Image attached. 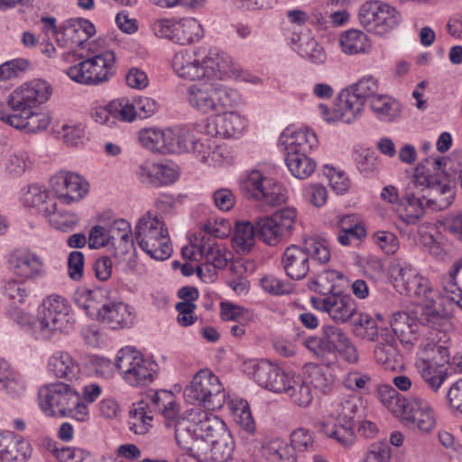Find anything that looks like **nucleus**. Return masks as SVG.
<instances>
[{
    "instance_id": "63",
    "label": "nucleus",
    "mask_w": 462,
    "mask_h": 462,
    "mask_svg": "<svg viewBox=\"0 0 462 462\" xmlns=\"http://www.w3.org/2000/svg\"><path fill=\"white\" fill-rule=\"evenodd\" d=\"M391 458V448L386 441H377L370 445L365 462H388Z\"/></svg>"
},
{
    "instance_id": "14",
    "label": "nucleus",
    "mask_w": 462,
    "mask_h": 462,
    "mask_svg": "<svg viewBox=\"0 0 462 462\" xmlns=\"http://www.w3.org/2000/svg\"><path fill=\"white\" fill-rule=\"evenodd\" d=\"M398 416H401L404 424L412 430H418L428 433L435 425V416L429 402L419 397L412 396L407 399L406 403L402 406Z\"/></svg>"
},
{
    "instance_id": "35",
    "label": "nucleus",
    "mask_w": 462,
    "mask_h": 462,
    "mask_svg": "<svg viewBox=\"0 0 462 462\" xmlns=\"http://www.w3.org/2000/svg\"><path fill=\"white\" fill-rule=\"evenodd\" d=\"M263 454L269 462H297L294 448L279 439L265 443Z\"/></svg>"
},
{
    "instance_id": "11",
    "label": "nucleus",
    "mask_w": 462,
    "mask_h": 462,
    "mask_svg": "<svg viewBox=\"0 0 462 462\" xmlns=\"http://www.w3.org/2000/svg\"><path fill=\"white\" fill-rule=\"evenodd\" d=\"M241 189L247 197L256 200H263L270 206L284 203L287 196L286 190L282 184L263 174L253 170L248 172L245 179L241 182Z\"/></svg>"
},
{
    "instance_id": "47",
    "label": "nucleus",
    "mask_w": 462,
    "mask_h": 462,
    "mask_svg": "<svg viewBox=\"0 0 462 462\" xmlns=\"http://www.w3.org/2000/svg\"><path fill=\"white\" fill-rule=\"evenodd\" d=\"M340 46L342 51L349 55L365 52L368 47L367 36L359 30L346 31L340 37Z\"/></svg>"
},
{
    "instance_id": "61",
    "label": "nucleus",
    "mask_w": 462,
    "mask_h": 462,
    "mask_svg": "<svg viewBox=\"0 0 462 462\" xmlns=\"http://www.w3.org/2000/svg\"><path fill=\"white\" fill-rule=\"evenodd\" d=\"M12 110L18 114H23V110H29V85L24 83L14 90L8 99Z\"/></svg>"
},
{
    "instance_id": "1",
    "label": "nucleus",
    "mask_w": 462,
    "mask_h": 462,
    "mask_svg": "<svg viewBox=\"0 0 462 462\" xmlns=\"http://www.w3.org/2000/svg\"><path fill=\"white\" fill-rule=\"evenodd\" d=\"M402 199L409 206L422 208L425 201L432 210H444L453 204L455 190L448 181L439 179L438 174H431L423 163H420L405 188Z\"/></svg>"
},
{
    "instance_id": "48",
    "label": "nucleus",
    "mask_w": 462,
    "mask_h": 462,
    "mask_svg": "<svg viewBox=\"0 0 462 462\" xmlns=\"http://www.w3.org/2000/svg\"><path fill=\"white\" fill-rule=\"evenodd\" d=\"M215 85L216 114L225 113L236 107L240 103L239 93L231 88L221 84Z\"/></svg>"
},
{
    "instance_id": "13",
    "label": "nucleus",
    "mask_w": 462,
    "mask_h": 462,
    "mask_svg": "<svg viewBox=\"0 0 462 462\" xmlns=\"http://www.w3.org/2000/svg\"><path fill=\"white\" fill-rule=\"evenodd\" d=\"M358 411L357 401L355 397H349L341 402L337 417V422L328 428L324 425L325 434L336 439L344 447H349L355 442L354 429L356 426V414Z\"/></svg>"
},
{
    "instance_id": "6",
    "label": "nucleus",
    "mask_w": 462,
    "mask_h": 462,
    "mask_svg": "<svg viewBox=\"0 0 462 462\" xmlns=\"http://www.w3.org/2000/svg\"><path fill=\"white\" fill-rule=\"evenodd\" d=\"M185 398L211 411L221 409L226 402V393L217 375L208 369L199 371L184 391Z\"/></svg>"
},
{
    "instance_id": "44",
    "label": "nucleus",
    "mask_w": 462,
    "mask_h": 462,
    "mask_svg": "<svg viewBox=\"0 0 462 462\" xmlns=\"http://www.w3.org/2000/svg\"><path fill=\"white\" fill-rule=\"evenodd\" d=\"M302 345L320 362L327 366L334 364L324 329L320 336H310L303 339Z\"/></svg>"
},
{
    "instance_id": "17",
    "label": "nucleus",
    "mask_w": 462,
    "mask_h": 462,
    "mask_svg": "<svg viewBox=\"0 0 462 462\" xmlns=\"http://www.w3.org/2000/svg\"><path fill=\"white\" fill-rule=\"evenodd\" d=\"M5 295L9 300V316L21 327L29 324V283L26 279H13L5 286Z\"/></svg>"
},
{
    "instance_id": "2",
    "label": "nucleus",
    "mask_w": 462,
    "mask_h": 462,
    "mask_svg": "<svg viewBox=\"0 0 462 462\" xmlns=\"http://www.w3.org/2000/svg\"><path fill=\"white\" fill-rule=\"evenodd\" d=\"M40 410L48 417H68L85 421L88 417V406L79 393L62 382L42 385L37 393Z\"/></svg>"
},
{
    "instance_id": "56",
    "label": "nucleus",
    "mask_w": 462,
    "mask_h": 462,
    "mask_svg": "<svg viewBox=\"0 0 462 462\" xmlns=\"http://www.w3.org/2000/svg\"><path fill=\"white\" fill-rule=\"evenodd\" d=\"M323 329L327 337V342L329 346L331 356L335 363L337 361V351L343 346L348 337L342 328L337 326H323Z\"/></svg>"
},
{
    "instance_id": "15",
    "label": "nucleus",
    "mask_w": 462,
    "mask_h": 462,
    "mask_svg": "<svg viewBox=\"0 0 462 462\" xmlns=\"http://www.w3.org/2000/svg\"><path fill=\"white\" fill-rule=\"evenodd\" d=\"M312 306L326 312L337 323L348 321L356 312V303L349 295L342 291L324 298L311 297Z\"/></svg>"
},
{
    "instance_id": "52",
    "label": "nucleus",
    "mask_w": 462,
    "mask_h": 462,
    "mask_svg": "<svg viewBox=\"0 0 462 462\" xmlns=\"http://www.w3.org/2000/svg\"><path fill=\"white\" fill-rule=\"evenodd\" d=\"M430 338V341L423 346V350L432 353L431 358L434 365L444 366L445 364H448L450 334H448V340L446 343L437 340L438 336H432Z\"/></svg>"
},
{
    "instance_id": "34",
    "label": "nucleus",
    "mask_w": 462,
    "mask_h": 462,
    "mask_svg": "<svg viewBox=\"0 0 462 462\" xmlns=\"http://www.w3.org/2000/svg\"><path fill=\"white\" fill-rule=\"evenodd\" d=\"M342 279L343 275L340 273L334 270H327L311 280L309 288L310 291L324 295L325 297L334 295V293L341 291L337 282Z\"/></svg>"
},
{
    "instance_id": "30",
    "label": "nucleus",
    "mask_w": 462,
    "mask_h": 462,
    "mask_svg": "<svg viewBox=\"0 0 462 462\" xmlns=\"http://www.w3.org/2000/svg\"><path fill=\"white\" fill-rule=\"evenodd\" d=\"M198 251L214 269L225 268L232 256L231 252L222 250L210 236L207 240L204 236L201 237Z\"/></svg>"
},
{
    "instance_id": "38",
    "label": "nucleus",
    "mask_w": 462,
    "mask_h": 462,
    "mask_svg": "<svg viewBox=\"0 0 462 462\" xmlns=\"http://www.w3.org/2000/svg\"><path fill=\"white\" fill-rule=\"evenodd\" d=\"M420 375L432 391L437 392L448 377L447 368L437 365L426 360L417 364Z\"/></svg>"
},
{
    "instance_id": "20",
    "label": "nucleus",
    "mask_w": 462,
    "mask_h": 462,
    "mask_svg": "<svg viewBox=\"0 0 462 462\" xmlns=\"http://www.w3.org/2000/svg\"><path fill=\"white\" fill-rule=\"evenodd\" d=\"M50 183L57 198L65 204L80 200L88 192V183L73 172L60 171L51 177Z\"/></svg>"
},
{
    "instance_id": "5",
    "label": "nucleus",
    "mask_w": 462,
    "mask_h": 462,
    "mask_svg": "<svg viewBox=\"0 0 462 462\" xmlns=\"http://www.w3.org/2000/svg\"><path fill=\"white\" fill-rule=\"evenodd\" d=\"M38 321L39 336L47 339L54 330L69 333L75 323L67 299L58 294L46 297L41 305Z\"/></svg>"
},
{
    "instance_id": "16",
    "label": "nucleus",
    "mask_w": 462,
    "mask_h": 462,
    "mask_svg": "<svg viewBox=\"0 0 462 462\" xmlns=\"http://www.w3.org/2000/svg\"><path fill=\"white\" fill-rule=\"evenodd\" d=\"M393 287L401 294L407 296L429 297L431 289L427 279L420 276L416 270L409 266L394 265L391 269Z\"/></svg>"
},
{
    "instance_id": "3",
    "label": "nucleus",
    "mask_w": 462,
    "mask_h": 462,
    "mask_svg": "<svg viewBox=\"0 0 462 462\" xmlns=\"http://www.w3.org/2000/svg\"><path fill=\"white\" fill-rule=\"evenodd\" d=\"M319 263H326L330 259V252L326 241L310 237L302 245L288 246L282 257V268L291 280L300 281L310 271V259Z\"/></svg>"
},
{
    "instance_id": "19",
    "label": "nucleus",
    "mask_w": 462,
    "mask_h": 462,
    "mask_svg": "<svg viewBox=\"0 0 462 462\" xmlns=\"http://www.w3.org/2000/svg\"><path fill=\"white\" fill-rule=\"evenodd\" d=\"M171 66L175 73L184 79H207L206 56L201 54L199 49H182L177 51L172 58Z\"/></svg>"
},
{
    "instance_id": "12",
    "label": "nucleus",
    "mask_w": 462,
    "mask_h": 462,
    "mask_svg": "<svg viewBox=\"0 0 462 462\" xmlns=\"http://www.w3.org/2000/svg\"><path fill=\"white\" fill-rule=\"evenodd\" d=\"M296 220L294 208H286L272 216L259 218L256 222L257 237L269 245H277L289 236Z\"/></svg>"
},
{
    "instance_id": "24",
    "label": "nucleus",
    "mask_w": 462,
    "mask_h": 462,
    "mask_svg": "<svg viewBox=\"0 0 462 462\" xmlns=\"http://www.w3.org/2000/svg\"><path fill=\"white\" fill-rule=\"evenodd\" d=\"M137 174L143 182L155 187L170 185L175 182L179 177L175 165L164 163L146 162L139 166Z\"/></svg>"
},
{
    "instance_id": "22",
    "label": "nucleus",
    "mask_w": 462,
    "mask_h": 462,
    "mask_svg": "<svg viewBox=\"0 0 462 462\" xmlns=\"http://www.w3.org/2000/svg\"><path fill=\"white\" fill-rule=\"evenodd\" d=\"M420 325L431 329L430 337L438 336L437 340L446 343L452 330L450 315L435 305L426 304L421 309L419 318Z\"/></svg>"
},
{
    "instance_id": "8",
    "label": "nucleus",
    "mask_w": 462,
    "mask_h": 462,
    "mask_svg": "<svg viewBox=\"0 0 462 462\" xmlns=\"http://www.w3.org/2000/svg\"><path fill=\"white\" fill-rule=\"evenodd\" d=\"M116 73V55L106 51L86 59L66 70L73 81L84 85H98L107 81Z\"/></svg>"
},
{
    "instance_id": "39",
    "label": "nucleus",
    "mask_w": 462,
    "mask_h": 462,
    "mask_svg": "<svg viewBox=\"0 0 462 462\" xmlns=\"http://www.w3.org/2000/svg\"><path fill=\"white\" fill-rule=\"evenodd\" d=\"M207 79L228 77L234 73V63L226 53L206 56Z\"/></svg>"
},
{
    "instance_id": "27",
    "label": "nucleus",
    "mask_w": 462,
    "mask_h": 462,
    "mask_svg": "<svg viewBox=\"0 0 462 462\" xmlns=\"http://www.w3.org/2000/svg\"><path fill=\"white\" fill-rule=\"evenodd\" d=\"M189 105L204 114H216L215 85L200 83L188 88Z\"/></svg>"
},
{
    "instance_id": "54",
    "label": "nucleus",
    "mask_w": 462,
    "mask_h": 462,
    "mask_svg": "<svg viewBox=\"0 0 462 462\" xmlns=\"http://www.w3.org/2000/svg\"><path fill=\"white\" fill-rule=\"evenodd\" d=\"M29 68L26 59L17 58L5 61L0 65V81L18 79L24 75Z\"/></svg>"
},
{
    "instance_id": "51",
    "label": "nucleus",
    "mask_w": 462,
    "mask_h": 462,
    "mask_svg": "<svg viewBox=\"0 0 462 462\" xmlns=\"http://www.w3.org/2000/svg\"><path fill=\"white\" fill-rule=\"evenodd\" d=\"M139 403L138 407H134L129 411L128 428L137 435H143L148 432L152 427V416L147 414L145 407Z\"/></svg>"
},
{
    "instance_id": "53",
    "label": "nucleus",
    "mask_w": 462,
    "mask_h": 462,
    "mask_svg": "<svg viewBox=\"0 0 462 462\" xmlns=\"http://www.w3.org/2000/svg\"><path fill=\"white\" fill-rule=\"evenodd\" d=\"M139 141L143 147L152 152L164 153V130L143 129L139 133Z\"/></svg>"
},
{
    "instance_id": "21",
    "label": "nucleus",
    "mask_w": 462,
    "mask_h": 462,
    "mask_svg": "<svg viewBox=\"0 0 462 462\" xmlns=\"http://www.w3.org/2000/svg\"><path fill=\"white\" fill-rule=\"evenodd\" d=\"M254 381L262 387L274 393H282L288 385L290 376L278 365L260 360L253 365Z\"/></svg>"
},
{
    "instance_id": "42",
    "label": "nucleus",
    "mask_w": 462,
    "mask_h": 462,
    "mask_svg": "<svg viewBox=\"0 0 462 462\" xmlns=\"http://www.w3.org/2000/svg\"><path fill=\"white\" fill-rule=\"evenodd\" d=\"M370 107L383 121H392L399 116V104L387 95L377 94L370 100Z\"/></svg>"
},
{
    "instance_id": "40",
    "label": "nucleus",
    "mask_w": 462,
    "mask_h": 462,
    "mask_svg": "<svg viewBox=\"0 0 462 462\" xmlns=\"http://www.w3.org/2000/svg\"><path fill=\"white\" fill-rule=\"evenodd\" d=\"M255 236L256 226L254 227L251 222H236L232 240L238 253H248L254 245Z\"/></svg>"
},
{
    "instance_id": "33",
    "label": "nucleus",
    "mask_w": 462,
    "mask_h": 462,
    "mask_svg": "<svg viewBox=\"0 0 462 462\" xmlns=\"http://www.w3.org/2000/svg\"><path fill=\"white\" fill-rule=\"evenodd\" d=\"M173 31H175V34L172 36V42L180 45L198 42L203 35L200 23L194 18L176 21Z\"/></svg>"
},
{
    "instance_id": "46",
    "label": "nucleus",
    "mask_w": 462,
    "mask_h": 462,
    "mask_svg": "<svg viewBox=\"0 0 462 462\" xmlns=\"http://www.w3.org/2000/svg\"><path fill=\"white\" fill-rule=\"evenodd\" d=\"M317 143L318 139L313 131L309 129H300L291 134V141L286 146V151L287 152H293L308 154L312 151Z\"/></svg>"
},
{
    "instance_id": "37",
    "label": "nucleus",
    "mask_w": 462,
    "mask_h": 462,
    "mask_svg": "<svg viewBox=\"0 0 462 462\" xmlns=\"http://www.w3.org/2000/svg\"><path fill=\"white\" fill-rule=\"evenodd\" d=\"M285 388L282 393H286L298 406L307 407L310 404L312 401L311 388L300 375L291 376Z\"/></svg>"
},
{
    "instance_id": "32",
    "label": "nucleus",
    "mask_w": 462,
    "mask_h": 462,
    "mask_svg": "<svg viewBox=\"0 0 462 462\" xmlns=\"http://www.w3.org/2000/svg\"><path fill=\"white\" fill-rule=\"evenodd\" d=\"M191 132L183 126H177L164 130V153L187 152Z\"/></svg>"
},
{
    "instance_id": "60",
    "label": "nucleus",
    "mask_w": 462,
    "mask_h": 462,
    "mask_svg": "<svg viewBox=\"0 0 462 462\" xmlns=\"http://www.w3.org/2000/svg\"><path fill=\"white\" fill-rule=\"evenodd\" d=\"M299 452L315 450V444L310 430L304 428H299L291 434V444Z\"/></svg>"
},
{
    "instance_id": "49",
    "label": "nucleus",
    "mask_w": 462,
    "mask_h": 462,
    "mask_svg": "<svg viewBox=\"0 0 462 462\" xmlns=\"http://www.w3.org/2000/svg\"><path fill=\"white\" fill-rule=\"evenodd\" d=\"M374 355L377 363L384 365L387 368H393L398 356L395 339L390 335H385L383 341L375 346Z\"/></svg>"
},
{
    "instance_id": "59",
    "label": "nucleus",
    "mask_w": 462,
    "mask_h": 462,
    "mask_svg": "<svg viewBox=\"0 0 462 462\" xmlns=\"http://www.w3.org/2000/svg\"><path fill=\"white\" fill-rule=\"evenodd\" d=\"M52 95L51 85L42 79H35L31 81V105H42L46 103Z\"/></svg>"
},
{
    "instance_id": "43",
    "label": "nucleus",
    "mask_w": 462,
    "mask_h": 462,
    "mask_svg": "<svg viewBox=\"0 0 462 462\" xmlns=\"http://www.w3.org/2000/svg\"><path fill=\"white\" fill-rule=\"evenodd\" d=\"M374 390L378 400L393 414L399 415L402 406L406 403L408 398L401 395L389 384L374 383Z\"/></svg>"
},
{
    "instance_id": "64",
    "label": "nucleus",
    "mask_w": 462,
    "mask_h": 462,
    "mask_svg": "<svg viewBox=\"0 0 462 462\" xmlns=\"http://www.w3.org/2000/svg\"><path fill=\"white\" fill-rule=\"evenodd\" d=\"M444 230L462 243V211L447 215L441 221Z\"/></svg>"
},
{
    "instance_id": "25",
    "label": "nucleus",
    "mask_w": 462,
    "mask_h": 462,
    "mask_svg": "<svg viewBox=\"0 0 462 462\" xmlns=\"http://www.w3.org/2000/svg\"><path fill=\"white\" fill-rule=\"evenodd\" d=\"M29 442L14 432H0V459L5 462H26Z\"/></svg>"
},
{
    "instance_id": "7",
    "label": "nucleus",
    "mask_w": 462,
    "mask_h": 462,
    "mask_svg": "<svg viewBox=\"0 0 462 462\" xmlns=\"http://www.w3.org/2000/svg\"><path fill=\"white\" fill-rule=\"evenodd\" d=\"M357 17L364 29L380 36L389 33L402 22V15L396 8L379 0L364 2L359 7Z\"/></svg>"
},
{
    "instance_id": "4",
    "label": "nucleus",
    "mask_w": 462,
    "mask_h": 462,
    "mask_svg": "<svg viewBox=\"0 0 462 462\" xmlns=\"http://www.w3.org/2000/svg\"><path fill=\"white\" fill-rule=\"evenodd\" d=\"M134 238L140 248L155 260H166L172 254V246L164 221L151 213L145 214L138 220Z\"/></svg>"
},
{
    "instance_id": "57",
    "label": "nucleus",
    "mask_w": 462,
    "mask_h": 462,
    "mask_svg": "<svg viewBox=\"0 0 462 462\" xmlns=\"http://www.w3.org/2000/svg\"><path fill=\"white\" fill-rule=\"evenodd\" d=\"M339 231L345 232L351 236L355 240H361L365 237V228L356 215H346L338 221Z\"/></svg>"
},
{
    "instance_id": "55",
    "label": "nucleus",
    "mask_w": 462,
    "mask_h": 462,
    "mask_svg": "<svg viewBox=\"0 0 462 462\" xmlns=\"http://www.w3.org/2000/svg\"><path fill=\"white\" fill-rule=\"evenodd\" d=\"M110 111L113 112V120H120L122 122H133L137 114L134 102H130L126 98H120L110 102Z\"/></svg>"
},
{
    "instance_id": "58",
    "label": "nucleus",
    "mask_w": 462,
    "mask_h": 462,
    "mask_svg": "<svg viewBox=\"0 0 462 462\" xmlns=\"http://www.w3.org/2000/svg\"><path fill=\"white\" fill-rule=\"evenodd\" d=\"M10 265L14 273L20 279H26L29 274V251L15 249L10 257Z\"/></svg>"
},
{
    "instance_id": "31",
    "label": "nucleus",
    "mask_w": 462,
    "mask_h": 462,
    "mask_svg": "<svg viewBox=\"0 0 462 462\" xmlns=\"http://www.w3.org/2000/svg\"><path fill=\"white\" fill-rule=\"evenodd\" d=\"M224 422L216 415L205 411L198 412L196 428L199 432V438L205 440L208 439L212 444L218 445L216 438L224 430Z\"/></svg>"
},
{
    "instance_id": "62",
    "label": "nucleus",
    "mask_w": 462,
    "mask_h": 462,
    "mask_svg": "<svg viewBox=\"0 0 462 462\" xmlns=\"http://www.w3.org/2000/svg\"><path fill=\"white\" fill-rule=\"evenodd\" d=\"M50 217L51 225L63 232L72 230L79 222V217L74 213L70 212L57 213L55 210Z\"/></svg>"
},
{
    "instance_id": "18",
    "label": "nucleus",
    "mask_w": 462,
    "mask_h": 462,
    "mask_svg": "<svg viewBox=\"0 0 462 462\" xmlns=\"http://www.w3.org/2000/svg\"><path fill=\"white\" fill-rule=\"evenodd\" d=\"M174 436L178 446L197 462H200L206 455L208 445L199 438L196 428V420L180 419L175 424Z\"/></svg>"
},
{
    "instance_id": "9",
    "label": "nucleus",
    "mask_w": 462,
    "mask_h": 462,
    "mask_svg": "<svg viewBox=\"0 0 462 462\" xmlns=\"http://www.w3.org/2000/svg\"><path fill=\"white\" fill-rule=\"evenodd\" d=\"M379 84L376 79L371 75L364 76L356 83L343 89L339 95V108L337 117L351 124L360 115L366 99H372L377 95Z\"/></svg>"
},
{
    "instance_id": "36",
    "label": "nucleus",
    "mask_w": 462,
    "mask_h": 462,
    "mask_svg": "<svg viewBox=\"0 0 462 462\" xmlns=\"http://www.w3.org/2000/svg\"><path fill=\"white\" fill-rule=\"evenodd\" d=\"M285 162L291 174L298 179H307L316 169V162L308 154L288 152Z\"/></svg>"
},
{
    "instance_id": "26",
    "label": "nucleus",
    "mask_w": 462,
    "mask_h": 462,
    "mask_svg": "<svg viewBox=\"0 0 462 462\" xmlns=\"http://www.w3.org/2000/svg\"><path fill=\"white\" fill-rule=\"evenodd\" d=\"M133 319L134 317L128 305L122 301L109 300L97 320L111 329H121L132 325Z\"/></svg>"
},
{
    "instance_id": "28",
    "label": "nucleus",
    "mask_w": 462,
    "mask_h": 462,
    "mask_svg": "<svg viewBox=\"0 0 462 462\" xmlns=\"http://www.w3.org/2000/svg\"><path fill=\"white\" fill-rule=\"evenodd\" d=\"M48 369L56 378L66 381L77 379L80 374V366L67 352L57 351L52 354L48 362Z\"/></svg>"
},
{
    "instance_id": "50",
    "label": "nucleus",
    "mask_w": 462,
    "mask_h": 462,
    "mask_svg": "<svg viewBox=\"0 0 462 462\" xmlns=\"http://www.w3.org/2000/svg\"><path fill=\"white\" fill-rule=\"evenodd\" d=\"M31 208H35L38 214L47 217L56 210V203L41 186L31 185Z\"/></svg>"
},
{
    "instance_id": "23",
    "label": "nucleus",
    "mask_w": 462,
    "mask_h": 462,
    "mask_svg": "<svg viewBox=\"0 0 462 462\" xmlns=\"http://www.w3.org/2000/svg\"><path fill=\"white\" fill-rule=\"evenodd\" d=\"M419 318L413 312L397 311L393 314L390 322L394 335L402 344L413 346L419 339Z\"/></svg>"
},
{
    "instance_id": "29",
    "label": "nucleus",
    "mask_w": 462,
    "mask_h": 462,
    "mask_svg": "<svg viewBox=\"0 0 462 462\" xmlns=\"http://www.w3.org/2000/svg\"><path fill=\"white\" fill-rule=\"evenodd\" d=\"M108 300L105 291L99 289L93 291L84 290L77 292L75 295L76 304L84 310L89 317L96 319H98L107 305Z\"/></svg>"
},
{
    "instance_id": "45",
    "label": "nucleus",
    "mask_w": 462,
    "mask_h": 462,
    "mask_svg": "<svg viewBox=\"0 0 462 462\" xmlns=\"http://www.w3.org/2000/svg\"><path fill=\"white\" fill-rule=\"evenodd\" d=\"M298 52L299 54L316 64H322L326 61L327 55L322 46L317 41L308 34L298 36Z\"/></svg>"
},
{
    "instance_id": "41",
    "label": "nucleus",
    "mask_w": 462,
    "mask_h": 462,
    "mask_svg": "<svg viewBox=\"0 0 462 462\" xmlns=\"http://www.w3.org/2000/svg\"><path fill=\"white\" fill-rule=\"evenodd\" d=\"M342 383L347 390L367 395L374 391L375 382L367 373L351 370L344 376Z\"/></svg>"
},
{
    "instance_id": "10",
    "label": "nucleus",
    "mask_w": 462,
    "mask_h": 462,
    "mask_svg": "<svg viewBox=\"0 0 462 462\" xmlns=\"http://www.w3.org/2000/svg\"><path fill=\"white\" fill-rule=\"evenodd\" d=\"M116 365L123 378L134 386L152 383L156 376V364L132 348L119 350Z\"/></svg>"
}]
</instances>
